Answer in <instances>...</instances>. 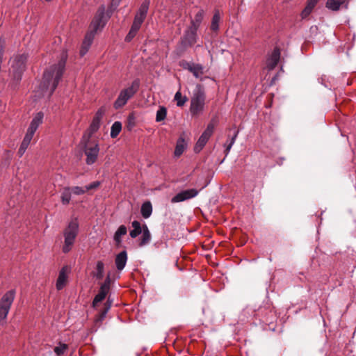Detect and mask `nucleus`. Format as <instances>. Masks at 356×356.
I'll return each instance as SVG.
<instances>
[{"instance_id": "obj_45", "label": "nucleus", "mask_w": 356, "mask_h": 356, "mask_svg": "<svg viewBox=\"0 0 356 356\" xmlns=\"http://www.w3.org/2000/svg\"><path fill=\"white\" fill-rule=\"evenodd\" d=\"M109 309H110V306H108L106 308H104V309L101 312L100 316H99L100 321L103 320L105 318V316Z\"/></svg>"}, {"instance_id": "obj_33", "label": "nucleus", "mask_w": 356, "mask_h": 356, "mask_svg": "<svg viewBox=\"0 0 356 356\" xmlns=\"http://www.w3.org/2000/svg\"><path fill=\"white\" fill-rule=\"evenodd\" d=\"M167 115V109L165 106H161L159 108V110L156 112V121L161 122L165 120Z\"/></svg>"}, {"instance_id": "obj_24", "label": "nucleus", "mask_w": 356, "mask_h": 356, "mask_svg": "<svg viewBox=\"0 0 356 356\" xmlns=\"http://www.w3.org/2000/svg\"><path fill=\"white\" fill-rule=\"evenodd\" d=\"M141 215L144 218L150 217L152 213V206L150 202H144L140 209Z\"/></svg>"}, {"instance_id": "obj_38", "label": "nucleus", "mask_w": 356, "mask_h": 356, "mask_svg": "<svg viewBox=\"0 0 356 356\" xmlns=\"http://www.w3.org/2000/svg\"><path fill=\"white\" fill-rule=\"evenodd\" d=\"M72 190V194L80 195L86 193V189L85 187H80V186H73L70 187Z\"/></svg>"}, {"instance_id": "obj_27", "label": "nucleus", "mask_w": 356, "mask_h": 356, "mask_svg": "<svg viewBox=\"0 0 356 356\" xmlns=\"http://www.w3.org/2000/svg\"><path fill=\"white\" fill-rule=\"evenodd\" d=\"M72 190L70 187L63 188L61 193V202L63 204L67 205L70 203L72 197Z\"/></svg>"}, {"instance_id": "obj_14", "label": "nucleus", "mask_w": 356, "mask_h": 356, "mask_svg": "<svg viewBox=\"0 0 356 356\" xmlns=\"http://www.w3.org/2000/svg\"><path fill=\"white\" fill-rule=\"evenodd\" d=\"M70 272L71 268L68 266H65L60 269L56 284L57 290H61L64 288Z\"/></svg>"}, {"instance_id": "obj_11", "label": "nucleus", "mask_w": 356, "mask_h": 356, "mask_svg": "<svg viewBox=\"0 0 356 356\" xmlns=\"http://www.w3.org/2000/svg\"><path fill=\"white\" fill-rule=\"evenodd\" d=\"M214 128H215L214 123L212 121L210 122L208 124L204 131L202 134V135L199 138L198 140L197 141V143L194 147V151L196 153L200 152L202 149V148L205 146V145L207 144L209 138L213 134Z\"/></svg>"}, {"instance_id": "obj_48", "label": "nucleus", "mask_w": 356, "mask_h": 356, "mask_svg": "<svg viewBox=\"0 0 356 356\" xmlns=\"http://www.w3.org/2000/svg\"><path fill=\"white\" fill-rule=\"evenodd\" d=\"M233 145H232V143H229L228 144H225V155L227 156L229 153V151L230 149H232Z\"/></svg>"}, {"instance_id": "obj_46", "label": "nucleus", "mask_w": 356, "mask_h": 356, "mask_svg": "<svg viewBox=\"0 0 356 356\" xmlns=\"http://www.w3.org/2000/svg\"><path fill=\"white\" fill-rule=\"evenodd\" d=\"M128 126L129 127V129H131L134 124V117L132 115H130L128 117Z\"/></svg>"}, {"instance_id": "obj_47", "label": "nucleus", "mask_w": 356, "mask_h": 356, "mask_svg": "<svg viewBox=\"0 0 356 356\" xmlns=\"http://www.w3.org/2000/svg\"><path fill=\"white\" fill-rule=\"evenodd\" d=\"M238 131H234V136L232 137L231 140H230V143H232V145H234L235 141H236V139L238 136Z\"/></svg>"}, {"instance_id": "obj_19", "label": "nucleus", "mask_w": 356, "mask_h": 356, "mask_svg": "<svg viewBox=\"0 0 356 356\" xmlns=\"http://www.w3.org/2000/svg\"><path fill=\"white\" fill-rule=\"evenodd\" d=\"M100 121L96 120L95 119H92V122L88 128V129L83 134V140L90 139L91 136L98 131L100 127Z\"/></svg>"}, {"instance_id": "obj_16", "label": "nucleus", "mask_w": 356, "mask_h": 356, "mask_svg": "<svg viewBox=\"0 0 356 356\" xmlns=\"http://www.w3.org/2000/svg\"><path fill=\"white\" fill-rule=\"evenodd\" d=\"M280 51L277 48H275L267 60L266 66L268 70H272L276 67L280 60Z\"/></svg>"}, {"instance_id": "obj_17", "label": "nucleus", "mask_w": 356, "mask_h": 356, "mask_svg": "<svg viewBox=\"0 0 356 356\" xmlns=\"http://www.w3.org/2000/svg\"><path fill=\"white\" fill-rule=\"evenodd\" d=\"M127 259V253L125 250L120 252L116 255L115 264L118 271H121L124 268Z\"/></svg>"}, {"instance_id": "obj_23", "label": "nucleus", "mask_w": 356, "mask_h": 356, "mask_svg": "<svg viewBox=\"0 0 356 356\" xmlns=\"http://www.w3.org/2000/svg\"><path fill=\"white\" fill-rule=\"evenodd\" d=\"M346 0H327L326 7L333 11L339 10L341 6L345 3Z\"/></svg>"}, {"instance_id": "obj_32", "label": "nucleus", "mask_w": 356, "mask_h": 356, "mask_svg": "<svg viewBox=\"0 0 356 356\" xmlns=\"http://www.w3.org/2000/svg\"><path fill=\"white\" fill-rule=\"evenodd\" d=\"M122 130V124L121 122L117 121L115 122L111 129V137L115 138L118 136L120 132Z\"/></svg>"}, {"instance_id": "obj_39", "label": "nucleus", "mask_w": 356, "mask_h": 356, "mask_svg": "<svg viewBox=\"0 0 356 356\" xmlns=\"http://www.w3.org/2000/svg\"><path fill=\"white\" fill-rule=\"evenodd\" d=\"M105 113V109L104 108H100L95 113L94 116V119L96 120H99L101 122L104 115Z\"/></svg>"}, {"instance_id": "obj_13", "label": "nucleus", "mask_w": 356, "mask_h": 356, "mask_svg": "<svg viewBox=\"0 0 356 356\" xmlns=\"http://www.w3.org/2000/svg\"><path fill=\"white\" fill-rule=\"evenodd\" d=\"M197 28L195 26H190L184 32V34L182 38V44L184 46H192L196 42L197 39Z\"/></svg>"}, {"instance_id": "obj_22", "label": "nucleus", "mask_w": 356, "mask_h": 356, "mask_svg": "<svg viewBox=\"0 0 356 356\" xmlns=\"http://www.w3.org/2000/svg\"><path fill=\"white\" fill-rule=\"evenodd\" d=\"M186 147V144L185 140L183 138H179L176 144L174 152L175 156L179 157L184 152Z\"/></svg>"}, {"instance_id": "obj_9", "label": "nucleus", "mask_w": 356, "mask_h": 356, "mask_svg": "<svg viewBox=\"0 0 356 356\" xmlns=\"http://www.w3.org/2000/svg\"><path fill=\"white\" fill-rule=\"evenodd\" d=\"M149 3V0H145L140 5L138 11L136 13L134 17L130 31L134 33L136 35L137 34L142 24L146 18Z\"/></svg>"}, {"instance_id": "obj_21", "label": "nucleus", "mask_w": 356, "mask_h": 356, "mask_svg": "<svg viewBox=\"0 0 356 356\" xmlns=\"http://www.w3.org/2000/svg\"><path fill=\"white\" fill-rule=\"evenodd\" d=\"M318 0H308L307 5L304 10L301 13V17L302 19L307 18L310 13H312L314 8L316 6V3H318Z\"/></svg>"}, {"instance_id": "obj_34", "label": "nucleus", "mask_w": 356, "mask_h": 356, "mask_svg": "<svg viewBox=\"0 0 356 356\" xmlns=\"http://www.w3.org/2000/svg\"><path fill=\"white\" fill-rule=\"evenodd\" d=\"M174 99L177 102V106L181 107L186 102L187 97H183L181 92L179 90L175 93Z\"/></svg>"}, {"instance_id": "obj_37", "label": "nucleus", "mask_w": 356, "mask_h": 356, "mask_svg": "<svg viewBox=\"0 0 356 356\" xmlns=\"http://www.w3.org/2000/svg\"><path fill=\"white\" fill-rule=\"evenodd\" d=\"M34 134H35L34 131L27 129V132L22 140V143H24L25 145H29V144L33 137Z\"/></svg>"}, {"instance_id": "obj_42", "label": "nucleus", "mask_w": 356, "mask_h": 356, "mask_svg": "<svg viewBox=\"0 0 356 356\" xmlns=\"http://www.w3.org/2000/svg\"><path fill=\"white\" fill-rule=\"evenodd\" d=\"M120 4V0H112L111 1V6H110V8H109V14L111 15V13L116 9V8L119 6Z\"/></svg>"}, {"instance_id": "obj_41", "label": "nucleus", "mask_w": 356, "mask_h": 356, "mask_svg": "<svg viewBox=\"0 0 356 356\" xmlns=\"http://www.w3.org/2000/svg\"><path fill=\"white\" fill-rule=\"evenodd\" d=\"M110 284H111V279L109 276H108L104 280V283L101 285L100 288L103 289L107 291L110 290Z\"/></svg>"}, {"instance_id": "obj_3", "label": "nucleus", "mask_w": 356, "mask_h": 356, "mask_svg": "<svg viewBox=\"0 0 356 356\" xmlns=\"http://www.w3.org/2000/svg\"><path fill=\"white\" fill-rule=\"evenodd\" d=\"M79 222L76 218L72 219L65 229L63 230L64 245L63 252H69L75 242V239L79 232Z\"/></svg>"}, {"instance_id": "obj_25", "label": "nucleus", "mask_w": 356, "mask_h": 356, "mask_svg": "<svg viewBox=\"0 0 356 356\" xmlns=\"http://www.w3.org/2000/svg\"><path fill=\"white\" fill-rule=\"evenodd\" d=\"M127 232V229L124 225H120L114 234V241L117 245L122 242V236H124Z\"/></svg>"}, {"instance_id": "obj_1", "label": "nucleus", "mask_w": 356, "mask_h": 356, "mask_svg": "<svg viewBox=\"0 0 356 356\" xmlns=\"http://www.w3.org/2000/svg\"><path fill=\"white\" fill-rule=\"evenodd\" d=\"M65 59H61L58 64L51 66L43 74L41 86L44 92L49 91L51 96L56 90L65 70Z\"/></svg>"}, {"instance_id": "obj_8", "label": "nucleus", "mask_w": 356, "mask_h": 356, "mask_svg": "<svg viewBox=\"0 0 356 356\" xmlns=\"http://www.w3.org/2000/svg\"><path fill=\"white\" fill-rule=\"evenodd\" d=\"M149 3V0H145L140 5L138 11L136 13L134 17L130 31L134 33L136 35L137 34L142 24L146 18Z\"/></svg>"}, {"instance_id": "obj_6", "label": "nucleus", "mask_w": 356, "mask_h": 356, "mask_svg": "<svg viewBox=\"0 0 356 356\" xmlns=\"http://www.w3.org/2000/svg\"><path fill=\"white\" fill-rule=\"evenodd\" d=\"M27 56L25 54L17 55L11 60L10 72L16 81H19L22 74L26 69Z\"/></svg>"}, {"instance_id": "obj_10", "label": "nucleus", "mask_w": 356, "mask_h": 356, "mask_svg": "<svg viewBox=\"0 0 356 356\" xmlns=\"http://www.w3.org/2000/svg\"><path fill=\"white\" fill-rule=\"evenodd\" d=\"M15 291L10 290L7 291L0 300V322L4 321L10 311L14 301Z\"/></svg>"}, {"instance_id": "obj_43", "label": "nucleus", "mask_w": 356, "mask_h": 356, "mask_svg": "<svg viewBox=\"0 0 356 356\" xmlns=\"http://www.w3.org/2000/svg\"><path fill=\"white\" fill-rule=\"evenodd\" d=\"M28 147V145H25L24 143L22 142L21 145L18 150V154L19 156H22L25 153Z\"/></svg>"}, {"instance_id": "obj_30", "label": "nucleus", "mask_w": 356, "mask_h": 356, "mask_svg": "<svg viewBox=\"0 0 356 356\" xmlns=\"http://www.w3.org/2000/svg\"><path fill=\"white\" fill-rule=\"evenodd\" d=\"M108 291H106L102 288L99 289L98 293L95 296L93 301H92V307H95L96 305L102 302L106 296Z\"/></svg>"}, {"instance_id": "obj_49", "label": "nucleus", "mask_w": 356, "mask_h": 356, "mask_svg": "<svg viewBox=\"0 0 356 356\" xmlns=\"http://www.w3.org/2000/svg\"><path fill=\"white\" fill-rule=\"evenodd\" d=\"M108 306H111V302L109 300V299L107 300V302L105 304V308H106Z\"/></svg>"}, {"instance_id": "obj_4", "label": "nucleus", "mask_w": 356, "mask_h": 356, "mask_svg": "<svg viewBox=\"0 0 356 356\" xmlns=\"http://www.w3.org/2000/svg\"><path fill=\"white\" fill-rule=\"evenodd\" d=\"M139 86V80L136 79L131 83L130 86L122 89L114 102L113 107L115 109H119L126 105L128 101L138 92Z\"/></svg>"}, {"instance_id": "obj_40", "label": "nucleus", "mask_w": 356, "mask_h": 356, "mask_svg": "<svg viewBox=\"0 0 356 356\" xmlns=\"http://www.w3.org/2000/svg\"><path fill=\"white\" fill-rule=\"evenodd\" d=\"M100 185V182L99 181H94L88 185H86L85 186V189H86V192H87L88 191H90V190H92V189H95V188H97V187H99Z\"/></svg>"}, {"instance_id": "obj_5", "label": "nucleus", "mask_w": 356, "mask_h": 356, "mask_svg": "<svg viewBox=\"0 0 356 356\" xmlns=\"http://www.w3.org/2000/svg\"><path fill=\"white\" fill-rule=\"evenodd\" d=\"M109 17L110 14L105 13V7L104 6H101L98 8L90 24L89 32L93 33V34L95 35L99 30H101L104 27Z\"/></svg>"}, {"instance_id": "obj_2", "label": "nucleus", "mask_w": 356, "mask_h": 356, "mask_svg": "<svg viewBox=\"0 0 356 356\" xmlns=\"http://www.w3.org/2000/svg\"><path fill=\"white\" fill-rule=\"evenodd\" d=\"M206 100L205 92L200 84L195 86L191 99L190 113L192 116L197 117L200 115L204 109Z\"/></svg>"}, {"instance_id": "obj_31", "label": "nucleus", "mask_w": 356, "mask_h": 356, "mask_svg": "<svg viewBox=\"0 0 356 356\" xmlns=\"http://www.w3.org/2000/svg\"><path fill=\"white\" fill-rule=\"evenodd\" d=\"M220 21V15L218 10H216L214 15L213 16L211 24V29L213 31H216L219 29V23Z\"/></svg>"}, {"instance_id": "obj_28", "label": "nucleus", "mask_w": 356, "mask_h": 356, "mask_svg": "<svg viewBox=\"0 0 356 356\" xmlns=\"http://www.w3.org/2000/svg\"><path fill=\"white\" fill-rule=\"evenodd\" d=\"M142 237L140 242V245L143 246L147 244L151 239V234L148 229V227L146 225H144L143 227V232H142Z\"/></svg>"}, {"instance_id": "obj_35", "label": "nucleus", "mask_w": 356, "mask_h": 356, "mask_svg": "<svg viewBox=\"0 0 356 356\" xmlns=\"http://www.w3.org/2000/svg\"><path fill=\"white\" fill-rule=\"evenodd\" d=\"M104 264L102 261H99L96 266V272L95 276L97 279H102L104 275Z\"/></svg>"}, {"instance_id": "obj_12", "label": "nucleus", "mask_w": 356, "mask_h": 356, "mask_svg": "<svg viewBox=\"0 0 356 356\" xmlns=\"http://www.w3.org/2000/svg\"><path fill=\"white\" fill-rule=\"evenodd\" d=\"M199 193V191L195 188H191L182 191L175 195L172 199V203H177L184 202L196 197Z\"/></svg>"}, {"instance_id": "obj_44", "label": "nucleus", "mask_w": 356, "mask_h": 356, "mask_svg": "<svg viewBox=\"0 0 356 356\" xmlns=\"http://www.w3.org/2000/svg\"><path fill=\"white\" fill-rule=\"evenodd\" d=\"M136 35L129 30L128 34L125 37V41L130 42Z\"/></svg>"}, {"instance_id": "obj_20", "label": "nucleus", "mask_w": 356, "mask_h": 356, "mask_svg": "<svg viewBox=\"0 0 356 356\" xmlns=\"http://www.w3.org/2000/svg\"><path fill=\"white\" fill-rule=\"evenodd\" d=\"M44 113L42 112L37 113L31 120L28 129L35 132L40 124L42 123Z\"/></svg>"}, {"instance_id": "obj_18", "label": "nucleus", "mask_w": 356, "mask_h": 356, "mask_svg": "<svg viewBox=\"0 0 356 356\" xmlns=\"http://www.w3.org/2000/svg\"><path fill=\"white\" fill-rule=\"evenodd\" d=\"M95 34L93 33L88 32L83 41L81 49H80V55L83 56L88 51L90 47L92 42L94 39Z\"/></svg>"}, {"instance_id": "obj_15", "label": "nucleus", "mask_w": 356, "mask_h": 356, "mask_svg": "<svg viewBox=\"0 0 356 356\" xmlns=\"http://www.w3.org/2000/svg\"><path fill=\"white\" fill-rule=\"evenodd\" d=\"M182 66L184 69L190 71L196 78H200L204 73L203 67L200 64L186 62L182 65Z\"/></svg>"}, {"instance_id": "obj_7", "label": "nucleus", "mask_w": 356, "mask_h": 356, "mask_svg": "<svg viewBox=\"0 0 356 356\" xmlns=\"http://www.w3.org/2000/svg\"><path fill=\"white\" fill-rule=\"evenodd\" d=\"M81 143L84 147V153L86 156V162L88 165L93 164L98 156L99 152V145L97 143L92 142L90 139L83 140L82 138Z\"/></svg>"}, {"instance_id": "obj_29", "label": "nucleus", "mask_w": 356, "mask_h": 356, "mask_svg": "<svg viewBox=\"0 0 356 356\" xmlns=\"http://www.w3.org/2000/svg\"><path fill=\"white\" fill-rule=\"evenodd\" d=\"M204 13L203 10H200L195 15L194 19H191V26L198 29L204 18Z\"/></svg>"}, {"instance_id": "obj_36", "label": "nucleus", "mask_w": 356, "mask_h": 356, "mask_svg": "<svg viewBox=\"0 0 356 356\" xmlns=\"http://www.w3.org/2000/svg\"><path fill=\"white\" fill-rule=\"evenodd\" d=\"M67 348L68 346L67 344L59 343L58 346H56L54 350L56 355L60 356L65 353Z\"/></svg>"}, {"instance_id": "obj_26", "label": "nucleus", "mask_w": 356, "mask_h": 356, "mask_svg": "<svg viewBox=\"0 0 356 356\" xmlns=\"http://www.w3.org/2000/svg\"><path fill=\"white\" fill-rule=\"evenodd\" d=\"M131 225L133 229L130 231L129 234L131 238H135L142 233L143 228L141 227L140 222L137 220H134L131 222Z\"/></svg>"}]
</instances>
